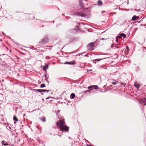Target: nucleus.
<instances>
[{
	"label": "nucleus",
	"instance_id": "nucleus-16",
	"mask_svg": "<svg viewBox=\"0 0 146 146\" xmlns=\"http://www.w3.org/2000/svg\"><path fill=\"white\" fill-rule=\"evenodd\" d=\"M134 85L137 88H139V85L138 84H135Z\"/></svg>",
	"mask_w": 146,
	"mask_h": 146
},
{
	"label": "nucleus",
	"instance_id": "nucleus-21",
	"mask_svg": "<svg viewBox=\"0 0 146 146\" xmlns=\"http://www.w3.org/2000/svg\"><path fill=\"white\" fill-rule=\"evenodd\" d=\"M94 63H96V62L94 61Z\"/></svg>",
	"mask_w": 146,
	"mask_h": 146
},
{
	"label": "nucleus",
	"instance_id": "nucleus-15",
	"mask_svg": "<svg viewBox=\"0 0 146 146\" xmlns=\"http://www.w3.org/2000/svg\"><path fill=\"white\" fill-rule=\"evenodd\" d=\"M98 4L99 5H102V2L101 1L99 0L98 1Z\"/></svg>",
	"mask_w": 146,
	"mask_h": 146
},
{
	"label": "nucleus",
	"instance_id": "nucleus-6",
	"mask_svg": "<svg viewBox=\"0 0 146 146\" xmlns=\"http://www.w3.org/2000/svg\"><path fill=\"white\" fill-rule=\"evenodd\" d=\"M36 90L39 92H48V90H46L37 89V90Z\"/></svg>",
	"mask_w": 146,
	"mask_h": 146
},
{
	"label": "nucleus",
	"instance_id": "nucleus-1",
	"mask_svg": "<svg viewBox=\"0 0 146 146\" xmlns=\"http://www.w3.org/2000/svg\"><path fill=\"white\" fill-rule=\"evenodd\" d=\"M57 126L60 127V129L62 131L68 132V131L69 128L66 125H64V123L63 121L60 120L58 121L56 123Z\"/></svg>",
	"mask_w": 146,
	"mask_h": 146
},
{
	"label": "nucleus",
	"instance_id": "nucleus-7",
	"mask_svg": "<svg viewBox=\"0 0 146 146\" xmlns=\"http://www.w3.org/2000/svg\"><path fill=\"white\" fill-rule=\"evenodd\" d=\"M139 17L137 16L136 15H134L132 18V21H135L136 19H139Z\"/></svg>",
	"mask_w": 146,
	"mask_h": 146
},
{
	"label": "nucleus",
	"instance_id": "nucleus-25",
	"mask_svg": "<svg viewBox=\"0 0 146 146\" xmlns=\"http://www.w3.org/2000/svg\"><path fill=\"white\" fill-rule=\"evenodd\" d=\"M102 39L104 40V38H102Z\"/></svg>",
	"mask_w": 146,
	"mask_h": 146
},
{
	"label": "nucleus",
	"instance_id": "nucleus-17",
	"mask_svg": "<svg viewBox=\"0 0 146 146\" xmlns=\"http://www.w3.org/2000/svg\"><path fill=\"white\" fill-rule=\"evenodd\" d=\"M46 68H48V67H46V66H44L43 67V69L45 71H46Z\"/></svg>",
	"mask_w": 146,
	"mask_h": 146
},
{
	"label": "nucleus",
	"instance_id": "nucleus-9",
	"mask_svg": "<svg viewBox=\"0 0 146 146\" xmlns=\"http://www.w3.org/2000/svg\"><path fill=\"white\" fill-rule=\"evenodd\" d=\"M75 94H74L72 93L70 95V98L71 99H73L75 97Z\"/></svg>",
	"mask_w": 146,
	"mask_h": 146
},
{
	"label": "nucleus",
	"instance_id": "nucleus-14",
	"mask_svg": "<svg viewBox=\"0 0 146 146\" xmlns=\"http://www.w3.org/2000/svg\"><path fill=\"white\" fill-rule=\"evenodd\" d=\"M102 59H96V60H93V62H94V61H98H98H100V60H101Z\"/></svg>",
	"mask_w": 146,
	"mask_h": 146
},
{
	"label": "nucleus",
	"instance_id": "nucleus-20",
	"mask_svg": "<svg viewBox=\"0 0 146 146\" xmlns=\"http://www.w3.org/2000/svg\"><path fill=\"white\" fill-rule=\"evenodd\" d=\"M87 146H90L89 145H87Z\"/></svg>",
	"mask_w": 146,
	"mask_h": 146
},
{
	"label": "nucleus",
	"instance_id": "nucleus-11",
	"mask_svg": "<svg viewBox=\"0 0 146 146\" xmlns=\"http://www.w3.org/2000/svg\"><path fill=\"white\" fill-rule=\"evenodd\" d=\"M13 119L14 120L16 121H18V119L17 118V117L15 116H14L13 118Z\"/></svg>",
	"mask_w": 146,
	"mask_h": 146
},
{
	"label": "nucleus",
	"instance_id": "nucleus-3",
	"mask_svg": "<svg viewBox=\"0 0 146 146\" xmlns=\"http://www.w3.org/2000/svg\"><path fill=\"white\" fill-rule=\"evenodd\" d=\"M75 15L77 16L82 17H84L85 15V14L84 13H82L81 11L76 12L75 13Z\"/></svg>",
	"mask_w": 146,
	"mask_h": 146
},
{
	"label": "nucleus",
	"instance_id": "nucleus-23",
	"mask_svg": "<svg viewBox=\"0 0 146 146\" xmlns=\"http://www.w3.org/2000/svg\"><path fill=\"white\" fill-rule=\"evenodd\" d=\"M116 47L118 48V47L117 46H116Z\"/></svg>",
	"mask_w": 146,
	"mask_h": 146
},
{
	"label": "nucleus",
	"instance_id": "nucleus-12",
	"mask_svg": "<svg viewBox=\"0 0 146 146\" xmlns=\"http://www.w3.org/2000/svg\"><path fill=\"white\" fill-rule=\"evenodd\" d=\"M41 120L43 121V122H44L46 120V119H45V118L44 117H42L41 118Z\"/></svg>",
	"mask_w": 146,
	"mask_h": 146
},
{
	"label": "nucleus",
	"instance_id": "nucleus-18",
	"mask_svg": "<svg viewBox=\"0 0 146 146\" xmlns=\"http://www.w3.org/2000/svg\"><path fill=\"white\" fill-rule=\"evenodd\" d=\"M45 84H42L40 86V87L41 88H43V87H45Z\"/></svg>",
	"mask_w": 146,
	"mask_h": 146
},
{
	"label": "nucleus",
	"instance_id": "nucleus-5",
	"mask_svg": "<svg viewBox=\"0 0 146 146\" xmlns=\"http://www.w3.org/2000/svg\"><path fill=\"white\" fill-rule=\"evenodd\" d=\"M65 64H76V63L74 61H73L71 62H66L64 63Z\"/></svg>",
	"mask_w": 146,
	"mask_h": 146
},
{
	"label": "nucleus",
	"instance_id": "nucleus-13",
	"mask_svg": "<svg viewBox=\"0 0 146 146\" xmlns=\"http://www.w3.org/2000/svg\"><path fill=\"white\" fill-rule=\"evenodd\" d=\"M120 35L121 36H123L124 37V38H125L126 35L125 34L123 33H121L120 34Z\"/></svg>",
	"mask_w": 146,
	"mask_h": 146
},
{
	"label": "nucleus",
	"instance_id": "nucleus-8",
	"mask_svg": "<svg viewBox=\"0 0 146 146\" xmlns=\"http://www.w3.org/2000/svg\"><path fill=\"white\" fill-rule=\"evenodd\" d=\"M112 81H113V82H112V83L113 84V85H116L118 83L117 81H116L114 80H112Z\"/></svg>",
	"mask_w": 146,
	"mask_h": 146
},
{
	"label": "nucleus",
	"instance_id": "nucleus-24",
	"mask_svg": "<svg viewBox=\"0 0 146 146\" xmlns=\"http://www.w3.org/2000/svg\"><path fill=\"white\" fill-rule=\"evenodd\" d=\"M78 123H80L78 121Z\"/></svg>",
	"mask_w": 146,
	"mask_h": 146
},
{
	"label": "nucleus",
	"instance_id": "nucleus-10",
	"mask_svg": "<svg viewBox=\"0 0 146 146\" xmlns=\"http://www.w3.org/2000/svg\"><path fill=\"white\" fill-rule=\"evenodd\" d=\"M2 144L3 145H8V144L7 143V142H5L4 141H3L1 142Z\"/></svg>",
	"mask_w": 146,
	"mask_h": 146
},
{
	"label": "nucleus",
	"instance_id": "nucleus-4",
	"mask_svg": "<svg viewBox=\"0 0 146 146\" xmlns=\"http://www.w3.org/2000/svg\"><path fill=\"white\" fill-rule=\"evenodd\" d=\"M94 45V43L91 42L88 45V47L89 49L92 50V48L93 47Z\"/></svg>",
	"mask_w": 146,
	"mask_h": 146
},
{
	"label": "nucleus",
	"instance_id": "nucleus-19",
	"mask_svg": "<svg viewBox=\"0 0 146 146\" xmlns=\"http://www.w3.org/2000/svg\"><path fill=\"white\" fill-rule=\"evenodd\" d=\"M129 50V48L128 46L126 47V49L125 50V51H128Z\"/></svg>",
	"mask_w": 146,
	"mask_h": 146
},
{
	"label": "nucleus",
	"instance_id": "nucleus-22",
	"mask_svg": "<svg viewBox=\"0 0 146 146\" xmlns=\"http://www.w3.org/2000/svg\"><path fill=\"white\" fill-rule=\"evenodd\" d=\"M146 105V103L144 105Z\"/></svg>",
	"mask_w": 146,
	"mask_h": 146
},
{
	"label": "nucleus",
	"instance_id": "nucleus-2",
	"mask_svg": "<svg viewBox=\"0 0 146 146\" xmlns=\"http://www.w3.org/2000/svg\"><path fill=\"white\" fill-rule=\"evenodd\" d=\"M98 86L97 85H92V86H90L88 87V89H90V90H88L86 91H84L83 92V93L84 94H86L87 92H90V91L92 90L93 88H94L95 89H98Z\"/></svg>",
	"mask_w": 146,
	"mask_h": 146
}]
</instances>
